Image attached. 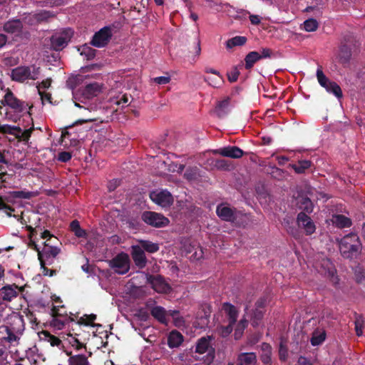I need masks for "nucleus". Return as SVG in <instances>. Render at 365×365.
<instances>
[{"label": "nucleus", "instance_id": "1", "mask_svg": "<svg viewBox=\"0 0 365 365\" xmlns=\"http://www.w3.org/2000/svg\"><path fill=\"white\" fill-rule=\"evenodd\" d=\"M341 255L349 260L357 259L361 254L362 243L359 237L353 232L346 235L339 241Z\"/></svg>", "mask_w": 365, "mask_h": 365}, {"label": "nucleus", "instance_id": "2", "mask_svg": "<svg viewBox=\"0 0 365 365\" xmlns=\"http://www.w3.org/2000/svg\"><path fill=\"white\" fill-rule=\"evenodd\" d=\"M40 67L18 66L11 71V79L13 81L23 83L26 80H36L40 74Z\"/></svg>", "mask_w": 365, "mask_h": 365}, {"label": "nucleus", "instance_id": "3", "mask_svg": "<svg viewBox=\"0 0 365 365\" xmlns=\"http://www.w3.org/2000/svg\"><path fill=\"white\" fill-rule=\"evenodd\" d=\"M118 25L119 24L115 22L111 25L101 28L98 31L94 34L90 44L96 48H103L106 46L113 36V30L118 28Z\"/></svg>", "mask_w": 365, "mask_h": 365}, {"label": "nucleus", "instance_id": "4", "mask_svg": "<svg viewBox=\"0 0 365 365\" xmlns=\"http://www.w3.org/2000/svg\"><path fill=\"white\" fill-rule=\"evenodd\" d=\"M313 188L307 183H304V190H298V209L301 210L300 212H306L309 215L313 212L314 205L312 201L307 195H312Z\"/></svg>", "mask_w": 365, "mask_h": 365}, {"label": "nucleus", "instance_id": "5", "mask_svg": "<svg viewBox=\"0 0 365 365\" xmlns=\"http://www.w3.org/2000/svg\"><path fill=\"white\" fill-rule=\"evenodd\" d=\"M210 336H203L200 338L195 346V353L200 354L207 352V354L204 358V362L207 364H211L215 357V350L210 346Z\"/></svg>", "mask_w": 365, "mask_h": 365}, {"label": "nucleus", "instance_id": "6", "mask_svg": "<svg viewBox=\"0 0 365 365\" xmlns=\"http://www.w3.org/2000/svg\"><path fill=\"white\" fill-rule=\"evenodd\" d=\"M141 219L145 224L158 228L167 226L170 222L162 214L152 211H144L141 215Z\"/></svg>", "mask_w": 365, "mask_h": 365}, {"label": "nucleus", "instance_id": "7", "mask_svg": "<svg viewBox=\"0 0 365 365\" xmlns=\"http://www.w3.org/2000/svg\"><path fill=\"white\" fill-rule=\"evenodd\" d=\"M1 103L4 106H9L16 113H22L29 107L28 103L17 98L9 89H7L4 98L1 101ZM31 108L32 106H29V109Z\"/></svg>", "mask_w": 365, "mask_h": 365}, {"label": "nucleus", "instance_id": "8", "mask_svg": "<svg viewBox=\"0 0 365 365\" xmlns=\"http://www.w3.org/2000/svg\"><path fill=\"white\" fill-rule=\"evenodd\" d=\"M146 282L150 284L151 287L158 293H169L171 287L168 284L164 278L160 275L145 274Z\"/></svg>", "mask_w": 365, "mask_h": 365}, {"label": "nucleus", "instance_id": "9", "mask_svg": "<svg viewBox=\"0 0 365 365\" xmlns=\"http://www.w3.org/2000/svg\"><path fill=\"white\" fill-rule=\"evenodd\" d=\"M110 267L119 274H126L130 269L128 255L125 253L118 254L110 262Z\"/></svg>", "mask_w": 365, "mask_h": 365}, {"label": "nucleus", "instance_id": "10", "mask_svg": "<svg viewBox=\"0 0 365 365\" xmlns=\"http://www.w3.org/2000/svg\"><path fill=\"white\" fill-rule=\"evenodd\" d=\"M60 252L61 248L58 246L44 245L42 250L38 251V260L47 261L48 265H51Z\"/></svg>", "mask_w": 365, "mask_h": 365}, {"label": "nucleus", "instance_id": "11", "mask_svg": "<svg viewBox=\"0 0 365 365\" xmlns=\"http://www.w3.org/2000/svg\"><path fill=\"white\" fill-rule=\"evenodd\" d=\"M71 36L72 31L71 29L64 31L60 35L52 36L51 38V47L55 51H61L68 45Z\"/></svg>", "mask_w": 365, "mask_h": 365}, {"label": "nucleus", "instance_id": "12", "mask_svg": "<svg viewBox=\"0 0 365 365\" xmlns=\"http://www.w3.org/2000/svg\"><path fill=\"white\" fill-rule=\"evenodd\" d=\"M298 228L304 230L306 235H311L316 231V225L306 212L298 213Z\"/></svg>", "mask_w": 365, "mask_h": 365}, {"label": "nucleus", "instance_id": "13", "mask_svg": "<svg viewBox=\"0 0 365 365\" xmlns=\"http://www.w3.org/2000/svg\"><path fill=\"white\" fill-rule=\"evenodd\" d=\"M150 197L152 201L163 207H170L173 203V197L172 195L166 190H163L158 192H152L150 194Z\"/></svg>", "mask_w": 365, "mask_h": 365}, {"label": "nucleus", "instance_id": "14", "mask_svg": "<svg viewBox=\"0 0 365 365\" xmlns=\"http://www.w3.org/2000/svg\"><path fill=\"white\" fill-rule=\"evenodd\" d=\"M101 92V86L97 82L88 83L78 91V93L85 100L91 99L97 96Z\"/></svg>", "mask_w": 365, "mask_h": 365}, {"label": "nucleus", "instance_id": "15", "mask_svg": "<svg viewBox=\"0 0 365 365\" xmlns=\"http://www.w3.org/2000/svg\"><path fill=\"white\" fill-rule=\"evenodd\" d=\"M51 314L53 317V324L54 327L61 329L66 324L69 323L70 322H73L74 319L71 317H68L66 314L64 316V314L59 313V307L53 306L51 309Z\"/></svg>", "mask_w": 365, "mask_h": 365}, {"label": "nucleus", "instance_id": "16", "mask_svg": "<svg viewBox=\"0 0 365 365\" xmlns=\"http://www.w3.org/2000/svg\"><path fill=\"white\" fill-rule=\"evenodd\" d=\"M131 257L135 264L139 269H143L146 266L148 259L142 247L138 245L131 246Z\"/></svg>", "mask_w": 365, "mask_h": 365}, {"label": "nucleus", "instance_id": "17", "mask_svg": "<svg viewBox=\"0 0 365 365\" xmlns=\"http://www.w3.org/2000/svg\"><path fill=\"white\" fill-rule=\"evenodd\" d=\"M215 154H219L224 157L237 159L244 155V151L237 146H227L213 151Z\"/></svg>", "mask_w": 365, "mask_h": 365}, {"label": "nucleus", "instance_id": "18", "mask_svg": "<svg viewBox=\"0 0 365 365\" xmlns=\"http://www.w3.org/2000/svg\"><path fill=\"white\" fill-rule=\"evenodd\" d=\"M321 267L324 269V273L326 276L332 279L334 283L338 282V277L336 276V269L334 264L329 258L322 259Z\"/></svg>", "mask_w": 365, "mask_h": 365}, {"label": "nucleus", "instance_id": "19", "mask_svg": "<svg viewBox=\"0 0 365 365\" xmlns=\"http://www.w3.org/2000/svg\"><path fill=\"white\" fill-rule=\"evenodd\" d=\"M216 212L217 216L224 221L233 222L236 219L235 210L222 204L217 205Z\"/></svg>", "mask_w": 365, "mask_h": 365}, {"label": "nucleus", "instance_id": "20", "mask_svg": "<svg viewBox=\"0 0 365 365\" xmlns=\"http://www.w3.org/2000/svg\"><path fill=\"white\" fill-rule=\"evenodd\" d=\"M11 129L9 130L11 133H3L4 134H11L16 135V138L19 140L28 142L31 135L33 130H34V124L32 123V126L28 129H25L22 130L21 128L17 126H11Z\"/></svg>", "mask_w": 365, "mask_h": 365}, {"label": "nucleus", "instance_id": "21", "mask_svg": "<svg viewBox=\"0 0 365 365\" xmlns=\"http://www.w3.org/2000/svg\"><path fill=\"white\" fill-rule=\"evenodd\" d=\"M17 286L16 284H7L0 289V295L4 301L11 302L18 296Z\"/></svg>", "mask_w": 365, "mask_h": 365}, {"label": "nucleus", "instance_id": "22", "mask_svg": "<svg viewBox=\"0 0 365 365\" xmlns=\"http://www.w3.org/2000/svg\"><path fill=\"white\" fill-rule=\"evenodd\" d=\"M257 355L254 352H242L237 355V365H256Z\"/></svg>", "mask_w": 365, "mask_h": 365}, {"label": "nucleus", "instance_id": "23", "mask_svg": "<svg viewBox=\"0 0 365 365\" xmlns=\"http://www.w3.org/2000/svg\"><path fill=\"white\" fill-rule=\"evenodd\" d=\"M150 314L160 324H167L168 322L167 311L161 306H155L153 307L150 309Z\"/></svg>", "mask_w": 365, "mask_h": 365}, {"label": "nucleus", "instance_id": "24", "mask_svg": "<svg viewBox=\"0 0 365 365\" xmlns=\"http://www.w3.org/2000/svg\"><path fill=\"white\" fill-rule=\"evenodd\" d=\"M23 29L22 22L19 19H12L6 21L3 26V30L8 34H19Z\"/></svg>", "mask_w": 365, "mask_h": 365}, {"label": "nucleus", "instance_id": "25", "mask_svg": "<svg viewBox=\"0 0 365 365\" xmlns=\"http://www.w3.org/2000/svg\"><path fill=\"white\" fill-rule=\"evenodd\" d=\"M282 225L286 229L288 234L294 239L297 238V220L292 215H286L282 222Z\"/></svg>", "mask_w": 365, "mask_h": 365}, {"label": "nucleus", "instance_id": "26", "mask_svg": "<svg viewBox=\"0 0 365 365\" xmlns=\"http://www.w3.org/2000/svg\"><path fill=\"white\" fill-rule=\"evenodd\" d=\"M351 58V48L349 45L344 43L340 46L338 55L339 62L343 65H347Z\"/></svg>", "mask_w": 365, "mask_h": 365}, {"label": "nucleus", "instance_id": "27", "mask_svg": "<svg viewBox=\"0 0 365 365\" xmlns=\"http://www.w3.org/2000/svg\"><path fill=\"white\" fill-rule=\"evenodd\" d=\"M230 102V98L229 97L217 102L215 108V113L218 118H224L229 113Z\"/></svg>", "mask_w": 365, "mask_h": 365}, {"label": "nucleus", "instance_id": "28", "mask_svg": "<svg viewBox=\"0 0 365 365\" xmlns=\"http://www.w3.org/2000/svg\"><path fill=\"white\" fill-rule=\"evenodd\" d=\"M183 341L182 334L177 331L173 330L168 336V345L170 348L178 347Z\"/></svg>", "mask_w": 365, "mask_h": 365}, {"label": "nucleus", "instance_id": "29", "mask_svg": "<svg viewBox=\"0 0 365 365\" xmlns=\"http://www.w3.org/2000/svg\"><path fill=\"white\" fill-rule=\"evenodd\" d=\"M222 309L227 314L230 324H235L238 317V312L236 307L229 302H225L222 304Z\"/></svg>", "mask_w": 365, "mask_h": 365}, {"label": "nucleus", "instance_id": "30", "mask_svg": "<svg viewBox=\"0 0 365 365\" xmlns=\"http://www.w3.org/2000/svg\"><path fill=\"white\" fill-rule=\"evenodd\" d=\"M38 335L41 340L48 342L52 346L59 347L62 344L61 340L58 337L52 335L48 331H41Z\"/></svg>", "mask_w": 365, "mask_h": 365}, {"label": "nucleus", "instance_id": "31", "mask_svg": "<svg viewBox=\"0 0 365 365\" xmlns=\"http://www.w3.org/2000/svg\"><path fill=\"white\" fill-rule=\"evenodd\" d=\"M139 245L138 247H142V250L143 252H147L148 253H155L157 252L159 249V245L158 243H154L149 240H139L138 241Z\"/></svg>", "mask_w": 365, "mask_h": 365}, {"label": "nucleus", "instance_id": "32", "mask_svg": "<svg viewBox=\"0 0 365 365\" xmlns=\"http://www.w3.org/2000/svg\"><path fill=\"white\" fill-rule=\"evenodd\" d=\"M332 222L339 228L349 227L352 225L351 219L343 215H333Z\"/></svg>", "mask_w": 365, "mask_h": 365}, {"label": "nucleus", "instance_id": "33", "mask_svg": "<svg viewBox=\"0 0 365 365\" xmlns=\"http://www.w3.org/2000/svg\"><path fill=\"white\" fill-rule=\"evenodd\" d=\"M314 169V165L310 160H302L298 157V174L312 173Z\"/></svg>", "mask_w": 365, "mask_h": 365}, {"label": "nucleus", "instance_id": "34", "mask_svg": "<svg viewBox=\"0 0 365 365\" xmlns=\"http://www.w3.org/2000/svg\"><path fill=\"white\" fill-rule=\"evenodd\" d=\"M260 60L259 53L257 51H251L248 53L245 58V68L247 70L251 69L255 63Z\"/></svg>", "mask_w": 365, "mask_h": 365}, {"label": "nucleus", "instance_id": "35", "mask_svg": "<svg viewBox=\"0 0 365 365\" xmlns=\"http://www.w3.org/2000/svg\"><path fill=\"white\" fill-rule=\"evenodd\" d=\"M40 236L41 238L45 240L43 245H48L49 246H58V239L51 234L49 230H45L44 231L41 232Z\"/></svg>", "mask_w": 365, "mask_h": 365}, {"label": "nucleus", "instance_id": "36", "mask_svg": "<svg viewBox=\"0 0 365 365\" xmlns=\"http://www.w3.org/2000/svg\"><path fill=\"white\" fill-rule=\"evenodd\" d=\"M262 354L260 355V360L264 365H267L268 364H272V349L271 346L269 344L263 343L262 346Z\"/></svg>", "mask_w": 365, "mask_h": 365}, {"label": "nucleus", "instance_id": "37", "mask_svg": "<svg viewBox=\"0 0 365 365\" xmlns=\"http://www.w3.org/2000/svg\"><path fill=\"white\" fill-rule=\"evenodd\" d=\"M70 230L74 233V235L77 237H87L88 234L86 231L81 227L80 223L77 220H74L70 223Z\"/></svg>", "mask_w": 365, "mask_h": 365}, {"label": "nucleus", "instance_id": "38", "mask_svg": "<svg viewBox=\"0 0 365 365\" xmlns=\"http://www.w3.org/2000/svg\"><path fill=\"white\" fill-rule=\"evenodd\" d=\"M246 42L247 38L245 36H237L226 41V47L227 48H232L235 46H243Z\"/></svg>", "mask_w": 365, "mask_h": 365}, {"label": "nucleus", "instance_id": "39", "mask_svg": "<svg viewBox=\"0 0 365 365\" xmlns=\"http://www.w3.org/2000/svg\"><path fill=\"white\" fill-rule=\"evenodd\" d=\"M81 56H84L87 60H92L95 58L97 51L87 44L83 45L78 48Z\"/></svg>", "mask_w": 365, "mask_h": 365}, {"label": "nucleus", "instance_id": "40", "mask_svg": "<svg viewBox=\"0 0 365 365\" xmlns=\"http://www.w3.org/2000/svg\"><path fill=\"white\" fill-rule=\"evenodd\" d=\"M326 339V332L324 330H316L313 332L311 338V344L313 346L321 344Z\"/></svg>", "mask_w": 365, "mask_h": 365}, {"label": "nucleus", "instance_id": "41", "mask_svg": "<svg viewBox=\"0 0 365 365\" xmlns=\"http://www.w3.org/2000/svg\"><path fill=\"white\" fill-rule=\"evenodd\" d=\"M264 317V312L262 309H255L251 315V324L254 327L259 325Z\"/></svg>", "mask_w": 365, "mask_h": 365}, {"label": "nucleus", "instance_id": "42", "mask_svg": "<svg viewBox=\"0 0 365 365\" xmlns=\"http://www.w3.org/2000/svg\"><path fill=\"white\" fill-rule=\"evenodd\" d=\"M325 88L328 92L333 93L338 98H341L343 96L340 86L334 81H330Z\"/></svg>", "mask_w": 365, "mask_h": 365}, {"label": "nucleus", "instance_id": "43", "mask_svg": "<svg viewBox=\"0 0 365 365\" xmlns=\"http://www.w3.org/2000/svg\"><path fill=\"white\" fill-rule=\"evenodd\" d=\"M96 319V315L91 314H84L82 317L79 319L77 324H83L85 326H91L95 327L96 324H94V321Z\"/></svg>", "mask_w": 365, "mask_h": 365}, {"label": "nucleus", "instance_id": "44", "mask_svg": "<svg viewBox=\"0 0 365 365\" xmlns=\"http://www.w3.org/2000/svg\"><path fill=\"white\" fill-rule=\"evenodd\" d=\"M199 177V170L196 167L187 168L184 173V178L189 181L197 180Z\"/></svg>", "mask_w": 365, "mask_h": 365}, {"label": "nucleus", "instance_id": "45", "mask_svg": "<svg viewBox=\"0 0 365 365\" xmlns=\"http://www.w3.org/2000/svg\"><path fill=\"white\" fill-rule=\"evenodd\" d=\"M318 26L319 24L317 21L312 18L304 21V24L301 25V28L309 32L316 31Z\"/></svg>", "mask_w": 365, "mask_h": 365}, {"label": "nucleus", "instance_id": "46", "mask_svg": "<svg viewBox=\"0 0 365 365\" xmlns=\"http://www.w3.org/2000/svg\"><path fill=\"white\" fill-rule=\"evenodd\" d=\"M54 16L51 11L42 10L34 15V19L38 22H43L47 21L51 17Z\"/></svg>", "mask_w": 365, "mask_h": 365}, {"label": "nucleus", "instance_id": "47", "mask_svg": "<svg viewBox=\"0 0 365 365\" xmlns=\"http://www.w3.org/2000/svg\"><path fill=\"white\" fill-rule=\"evenodd\" d=\"M364 319L362 315L355 314V330L357 336H361L363 334L362 328L364 326Z\"/></svg>", "mask_w": 365, "mask_h": 365}, {"label": "nucleus", "instance_id": "48", "mask_svg": "<svg viewBox=\"0 0 365 365\" xmlns=\"http://www.w3.org/2000/svg\"><path fill=\"white\" fill-rule=\"evenodd\" d=\"M211 313V306L208 304H205L201 306V312L198 313V317L202 319H205L208 322Z\"/></svg>", "mask_w": 365, "mask_h": 365}, {"label": "nucleus", "instance_id": "49", "mask_svg": "<svg viewBox=\"0 0 365 365\" xmlns=\"http://www.w3.org/2000/svg\"><path fill=\"white\" fill-rule=\"evenodd\" d=\"M205 81L207 82L209 85L212 86L214 88H217L220 86V84L223 82V78L220 75L217 76V77H205Z\"/></svg>", "mask_w": 365, "mask_h": 365}, {"label": "nucleus", "instance_id": "50", "mask_svg": "<svg viewBox=\"0 0 365 365\" xmlns=\"http://www.w3.org/2000/svg\"><path fill=\"white\" fill-rule=\"evenodd\" d=\"M317 77L319 84L324 87L327 88V84L331 81L329 79L324 75L322 68H318L317 71Z\"/></svg>", "mask_w": 365, "mask_h": 365}, {"label": "nucleus", "instance_id": "51", "mask_svg": "<svg viewBox=\"0 0 365 365\" xmlns=\"http://www.w3.org/2000/svg\"><path fill=\"white\" fill-rule=\"evenodd\" d=\"M215 167L217 169L223 170H230L231 168V164L225 159H217L215 160Z\"/></svg>", "mask_w": 365, "mask_h": 365}, {"label": "nucleus", "instance_id": "52", "mask_svg": "<svg viewBox=\"0 0 365 365\" xmlns=\"http://www.w3.org/2000/svg\"><path fill=\"white\" fill-rule=\"evenodd\" d=\"M6 336H2L1 337V342L6 341L12 343L19 339V337L9 328L8 332H6Z\"/></svg>", "mask_w": 365, "mask_h": 365}, {"label": "nucleus", "instance_id": "53", "mask_svg": "<svg viewBox=\"0 0 365 365\" xmlns=\"http://www.w3.org/2000/svg\"><path fill=\"white\" fill-rule=\"evenodd\" d=\"M240 71L237 67H233L230 71L227 72V78L230 83L236 82L240 76Z\"/></svg>", "mask_w": 365, "mask_h": 365}, {"label": "nucleus", "instance_id": "54", "mask_svg": "<svg viewBox=\"0 0 365 365\" xmlns=\"http://www.w3.org/2000/svg\"><path fill=\"white\" fill-rule=\"evenodd\" d=\"M41 264V268L43 269V274L44 276L53 277L56 274V271L55 269H50L46 267L47 261H39Z\"/></svg>", "mask_w": 365, "mask_h": 365}, {"label": "nucleus", "instance_id": "55", "mask_svg": "<svg viewBox=\"0 0 365 365\" xmlns=\"http://www.w3.org/2000/svg\"><path fill=\"white\" fill-rule=\"evenodd\" d=\"M128 101L129 96L127 94H123L116 99L115 103L118 106H120L122 108H124L128 106Z\"/></svg>", "mask_w": 365, "mask_h": 365}, {"label": "nucleus", "instance_id": "56", "mask_svg": "<svg viewBox=\"0 0 365 365\" xmlns=\"http://www.w3.org/2000/svg\"><path fill=\"white\" fill-rule=\"evenodd\" d=\"M71 153L67 151H62L58 155V160L62 163H66L71 159Z\"/></svg>", "mask_w": 365, "mask_h": 365}, {"label": "nucleus", "instance_id": "57", "mask_svg": "<svg viewBox=\"0 0 365 365\" xmlns=\"http://www.w3.org/2000/svg\"><path fill=\"white\" fill-rule=\"evenodd\" d=\"M70 344L72 345L73 347L75 348L76 350H81L83 348L86 349V344L81 342L77 338L72 337Z\"/></svg>", "mask_w": 365, "mask_h": 365}, {"label": "nucleus", "instance_id": "58", "mask_svg": "<svg viewBox=\"0 0 365 365\" xmlns=\"http://www.w3.org/2000/svg\"><path fill=\"white\" fill-rule=\"evenodd\" d=\"M153 81L159 85H165L168 83L170 81V76H158L155 77L153 79Z\"/></svg>", "mask_w": 365, "mask_h": 365}, {"label": "nucleus", "instance_id": "59", "mask_svg": "<svg viewBox=\"0 0 365 365\" xmlns=\"http://www.w3.org/2000/svg\"><path fill=\"white\" fill-rule=\"evenodd\" d=\"M314 359H308L304 356L298 358V365H314Z\"/></svg>", "mask_w": 365, "mask_h": 365}, {"label": "nucleus", "instance_id": "60", "mask_svg": "<svg viewBox=\"0 0 365 365\" xmlns=\"http://www.w3.org/2000/svg\"><path fill=\"white\" fill-rule=\"evenodd\" d=\"M279 359L282 361H284L287 356V349L286 347L281 343L279 349Z\"/></svg>", "mask_w": 365, "mask_h": 365}, {"label": "nucleus", "instance_id": "61", "mask_svg": "<svg viewBox=\"0 0 365 365\" xmlns=\"http://www.w3.org/2000/svg\"><path fill=\"white\" fill-rule=\"evenodd\" d=\"M38 93L41 96V98L43 101V103L44 101H48L49 103H51V94L49 93H47L46 91H41V90L38 89Z\"/></svg>", "mask_w": 365, "mask_h": 365}, {"label": "nucleus", "instance_id": "62", "mask_svg": "<svg viewBox=\"0 0 365 365\" xmlns=\"http://www.w3.org/2000/svg\"><path fill=\"white\" fill-rule=\"evenodd\" d=\"M267 299L264 297L259 298L255 303V309H262L266 306Z\"/></svg>", "mask_w": 365, "mask_h": 365}, {"label": "nucleus", "instance_id": "63", "mask_svg": "<svg viewBox=\"0 0 365 365\" xmlns=\"http://www.w3.org/2000/svg\"><path fill=\"white\" fill-rule=\"evenodd\" d=\"M272 51L270 48H262L261 53H259L260 60L265 58H269Z\"/></svg>", "mask_w": 365, "mask_h": 365}, {"label": "nucleus", "instance_id": "64", "mask_svg": "<svg viewBox=\"0 0 365 365\" xmlns=\"http://www.w3.org/2000/svg\"><path fill=\"white\" fill-rule=\"evenodd\" d=\"M234 324H231L229 323V324L226 327H223L222 328V334L223 336H228L232 331L233 329Z\"/></svg>", "mask_w": 365, "mask_h": 365}]
</instances>
